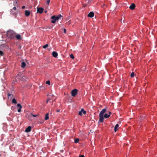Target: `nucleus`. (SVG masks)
<instances>
[{
  "mask_svg": "<svg viewBox=\"0 0 157 157\" xmlns=\"http://www.w3.org/2000/svg\"><path fill=\"white\" fill-rule=\"evenodd\" d=\"M15 12V10L13 11V12Z\"/></svg>",
  "mask_w": 157,
  "mask_h": 157,
  "instance_id": "37",
  "label": "nucleus"
},
{
  "mask_svg": "<svg viewBox=\"0 0 157 157\" xmlns=\"http://www.w3.org/2000/svg\"><path fill=\"white\" fill-rule=\"evenodd\" d=\"M16 33L13 31L10 30L7 32V36L11 39H14L15 37V34Z\"/></svg>",
  "mask_w": 157,
  "mask_h": 157,
  "instance_id": "2",
  "label": "nucleus"
},
{
  "mask_svg": "<svg viewBox=\"0 0 157 157\" xmlns=\"http://www.w3.org/2000/svg\"><path fill=\"white\" fill-rule=\"evenodd\" d=\"M78 92V90L77 89H74L72 90L71 92V95L73 97H75Z\"/></svg>",
  "mask_w": 157,
  "mask_h": 157,
  "instance_id": "4",
  "label": "nucleus"
},
{
  "mask_svg": "<svg viewBox=\"0 0 157 157\" xmlns=\"http://www.w3.org/2000/svg\"><path fill=\"white\" fill-rule=\"evenodd\" d=\"M52 55L54 57L56 58L57 56L58 55L57 52L54 51L52 52Z\"/></svg>",
  "mask_w": 157,
  "mask_h": 157,
  "instance_id": "14",
  "label": "nucleus"
},
{
  "mask_svg": "<svg viewBox=\"0 0 157 157\" xmlns=\"http://www.w3.org/2000/svg\"><path fill=\"white\" fill-rule=\"evenodd\" d=\"M48 44H46L45 45L43 46V48H46L48 47Z\"/></svg>",
  "mask_w": 157,
  "mask_h": 157,
  "instance_id": "20",
  "label": "nucleus"
},
{
  "mask_svg": "<svg viewBox=\"0 0 157 157\" xmlns=\"http://www.w3.org/2000/svg\"><path fill=\"white\" fill-rule=\"evenodd\" d=\"M79 140L78 139H76L75 140V142L76 143H78L79 141Z\"/></svg>",
  "mask_w": 157,
  "mask_h": 157,
  "instance_id": "21",
  "label": "nucleus"
},
{
  "mask_svg": "<svg viewBox=\"0 0 157 157\" xmlns=\"http://www.w3.org/2000/svg\"><path fill=\"white\" fill-rule=\"evenodd\" d=\"M32 114V116L33 117H37L38 116L37 115H36V114L34 115V114Z\"/></svg>",
  "mask_w": 157,
  "mask_h": 157,
  "instance_id": "29",
  "label": "nucleus"
},
{
  "mask_svg": "<svg viewBox=\"0 0 157 157\" xmlns=\"http://www.w3.org/2000/svg\"><path fill=\"white\" fill-rule=\"evenodd\" d=\"M12 102L13 103H14L15 104H17V101L16 100V99L13 98V99H12Z\"/></svg>",
  "mask_w": 157,
  "mask_h": 157,
  "instance_id": "18",
  "label": "nucleus"
},
{
  "mask_svg": "<svg viewBox=\"0 0 157 157\" xmlns=\"http://www.w3.org/2000/svg\"><path fill=\"white\" fill-rule=\"evenodd\" d=\"M8 96V98H9V97H12L13 96V95L12 94H10V93H8L7 94Z\"/></svg>",
  "mask_w": 157,
  "mask_h": 157,
  "instance_id": "22",
  "label": "nucleus"
},
{
  "mask_svg": "<svg viewBox=\"0 0 157 157\" xmlns=\"http://www.w3.org/2000/svg\"><path fill=\"white\" fill-rule=\"evenodd\" d=\"M106 109H103L99 113V115L104 116V113L106 112Z\"/></svg>",
  "mask_w": 157,
  "mask_h": 157,
  "instance_id": "8",
  "label": "nucleus"
},
{
  "mask_svg": "<svg viewBox=\"0 0 157 157\" xmlns=\"http://www.w3.org/2000/svg\"><path fill=\"white\" fill-rule=\"evenodd\" d=\"M70 57L72 59H74V57L72 54L70 55Z\"/></svg>",
  "mask_w": 157,
  "mask_h": 157,
  "instance_id": "27",
  "label": "nucleus"
},
{
  "mask_svg": "<svg viewBox=\"0 0 157 157\" xmlns=\"http://www.w3.org/2000/svg\"><path fill=\"white\" fill-rule=\"evenodd\" d=\"M119 125L118 124H117L114 127V131L116 132L118 129Z\"/></svg>",
  "mask_w": 157,
  "mask_h": 157,
  "instance_id": "15",
  "label": "nucleus"
},
{
  "mask_svg": "<svg viewBox=\"0 0 157 157\" xmlns=\"http://www.w3.org/2000/svg\"><path fill=\"white\" fill-rule=\"evenodd\" d=\"M82 110L81 109V111H79L78 113L79 115H80L81 116H82Z\"/></svg>",
  "mask_w": 157,
  "mask_h": 157,
  "instance_id": "28",
  "label": "nucleus"
},
{
  "mask_svg": "<svg viewBox=\"0 0 157 157\" xmlns=\"http://www.w3.org/2000/svg\"><path fill=\"white\" fill-rule=\"evenodd\" d=\"M30 14V11L29 10H25V15L27 17H29Z\"/></svg>",
  "mask_w": 157,
  "mask_h": 157,
  "instance_id": "7",
  "label": "nucleus"
},
{
  "mask_svg": "<svg viewBox=\"0 0 157 157\" xmlns=\"http://www.w3.org/2000/svg\"><path fill=\"white\" fill-rule=\"evenodd\" d=\"M44 10V9L42 8H37V13H43Z\"/></svg>",
  "mask_w": 157,
  "mask_h": 157,
  "instance_id": "6",
  "label": "nucleus"
},
{
  "mask_svg": "<svg viewBox=\"0 0 157 157\" xmlns=\"http://www.w3.org/2000/svg\"><path fill=\"white\" fill-rule=\"evenodd\" d=\"M134 75V73L133 72H132L130 75V76L131 77H133Z\"/></svg>",
  "mask_w": 157,
  "mask_h": 157,
  "instance_id": "24",
  "label": "nucleus"
},
{
  "mask_svg": "<svg viewBox=\"0 0 157 157\" xmlns=\"http://www.w3.org/2000/svg\"><path fill=\"white\" fill-rule=\"evenodd\" d=\"M17 106L19 108H22V107H21V104H18L17 105Z\"/></svg>",
  "mask_w": 157,
  "mask_h": 157,
  "instance_id": "23",
  "label": "nucleus"
},
{
  "mask_svg": "<svg viewBox=\"0 0 157 157\" xmlns=\"http://www.w3.org/2000/svg\"><path fill=\"white\" fill-rule=\"evenodd\" d=\"M31 130V127L30 126H28L25 130V132H30Z\"/></svg>",
  "mask_w": 157,
  "mask_h": 157,
  "instance_id": "11",
  "label": "nucleus"
},
{
  "mask_svg": "<svg viewBox=\"0 0 157 157\" xmlns=\"http://www.w3.org/2000/svg\"><path fill=\"white\" fill-rule=\"evenodd\" d=\"M25 8V6H23L22 7V9H24Z\"/></svg>",
  "mask_w": 157,
  "mask_h": 157,
  "instance_id": "34",
  "label": "nucleus"
},
{
  "mask_svg": "<svg viewBox=\"0 0 157 157\" xmlns=\"http://www.w3.org/2000/svg\"><path fill=\"white\" fill-rule=\"evenodd\" d=\"M136 5L135 4L133 3L130 6L129 8L131 10H133L135 9Z\"/></svg>",
  "mask_w": 157,
  "mask_h": 157,
  "instance_id": "10",
  "label": "nucleus"
},
{
  "mask_svg": "<svg viewBox=\"0 0 157 157\" xmlns=\"http://www.w3.org/2000/svg\"><path fill=\"white\" fill-rule=\"evenodd\" d=\"M79 157H84V156L83 155H80V156H79Z\"/></svg>",
  "mask_w": 157,
  "mask_h": 157,
  "instance_id": "35",
  "label": "nucleus"
},
{
  "mask_svg": "<svg viewBox=\"0 0 157 157\" xmlns=\"http://www.w3.org/2000/svg\"><path fill=\"white\" fill-rule=\"evenodd\" d=\"M21 108H19V109L18 110V112H21Z\"/></svg>",
  "mask_w": 157,
  "mask_h": 157,
  "instance_id": "32",
  "label": "nucleus"
},
{
  "mask_svg": "<svg viewBox=\"0 0 157 157\" xmlns=\"http://www.w3.org/2000/svg\"><path fill=\"white\" fill-rule=\"evenodd\" d=\"M81 110H82V113L84 114H86V111H85L83 109H82Z\"/></svg>",
  "mask_w": 157,
  "mask_h": 157,
  "instance_id": "19",
  "label": "nucleus"
},
{
  "mask_svg": "<svg viewBox=\"0 0 157 157\" xmlns=\"http://www.w3.org/2000/svg\"><path fill=\"white\" fill-rule=\"evenodd\" d=\"M49 114L48 113H47L45 115V116L44 118V119L45 120H47L49 119Z\"/></svg>",
  "mask_w": 157,
  "mask_h": 157,
  "instance_id": "16",
  "label": "nucleus"
},
{
  "mask_svg": "<svg viewBox=\"0 0 157 157\" xmlns=\"http://www.w3.org/2000/svg\"><path fill=\"white\" fill-rule=\"evenodd\" d=\"M49 100H50V99L49 98V99H48L46 101L47 103H48L49 101Z\"/></svg>",
  "mask_w": 157,
  "mask_h": 157,
  "instance_id": "33",
  "label": "nucleus"
},
{
  "mask_svg": "<svg viewBox=\"0 0 157 157\" xmlns=\"http://www.w3.org/2000/svg\"><path fill=\"white\" fill-rule=\"evenodd\" d=\"M111 114V112H109V114H108L107 113H105V114L104 115V117L105 118H108L110 116V115Z\"/></svg>",
  "mask_w": 157,
  "mask_h": 157,
  "instance_id": "13",
  "label": "nucleus"
},
{
  "mask_svg": "<svg viewBox=\"0 0 157 157\" xmlns=\"http://www.w3.org/2000/svg\"><path fill=\"white\" fill-rule=\"evenodd\" d=\"M18 10H17L16 7H14L11 10V13L14 15L15 17L17 16V15L18 12Z\"/></svg>",
  "mask_w": 157,
  "mask_h": 157,
  "instance_id": "3",
  "label": "nucleus"
},
{
  "mask_svg": "<svg viewBox=\"0 0 157 157\" xmlns=\"http://www.w3.org/2000/svg\"><path fill=\"white\" fill-rule=\"evenodd\" d=\"M15 37H16L17 39L18 40H21L22 39L21 35L19 34H17V35L15 34Z\"/></svg>",
  "mask_w": 157,
  "mask_h": 157,
  "instance_id": "12",
  "label": "nucleus"
},
{
  "mask_svg": "<svg viewBox=\"0 0 157 157\" xmlns=\"http://www.w3.org/2000/svg\"><path fill=\"white\" fill-rule=\"evenodd\" d=\"M94 16V13L93 12H90V13L88 14V16L90 17H92Z\"/></svg>",
  "mask_w": 157,
  "mask_h": 157,
  "instance_id": "9",
  "label": "nucleus"
},
{
  "mask_svg": "<svg viewBox=\"0 0 157 157\" xmlns=\"http://www.w3.org/2000/svg\"><path fill=\"white\" fill-rule=\"evenodd\" d=\"M99 122H102L104 120V116L101 115L99 114Z\"/></svg>",
  "mask_w": 157,
  "mask_h": 157,
  "instance_id": "5",
  "label": "nucleus"
},
{
  "mask_svg": "<svg viewBox=\"0 0 157 157\" xmlns=\"http://www.w3.org/2000/svg\"><path fill=\"white\" fill-rule=\"evenodd\" d=\"M63 31L65 33H66L67 32L66 29H63Z\"/></svg>",
  "mask_w": 157,
  "mask_h": 157,
  "instance_id": "31",
  "label": "nucleus"
},
{
  "mask_svg": "<svg viewBox=\"0 0 157 157\" xmlns=\"http://www.w3.org/2000/svg\"><path fill=\"white\" fill-rule=\"evenodd\" d=\"M50 0H48L47 1V4L48 5H49V3H50Z\"/></svg>",
  "mask_w": 157,
  "mask_h": 157,
  "instance_id": "30",
  "label": "nucleus"
},
{
  "mask_svg": "<svg viewBox=\"0 0 157 157\" xmlns=\"http://www.w3.org/2000/svg\"><path fill=\"white\" fill-rule=\"evenodd\" d=\"M59 111H60L59 110H57V112H59Z\"/></svg>",
  "mask_w": 157,
  "mask_h": 157,
  "instance_id": "36",
  "label": "nucleus"
},
{
  "mask_svg": "<svg viewBox=\"0 0 157 157\" xmlns=\"http://www.w3.org/2000/svg\"><path fill=\"white\" fill-rule=\"evenodd\" d=\"M26 64L24 62H22L21 63V67L22 68H24Z\"/></svg>",
  "mask_w": 157,
  "mask_h": 157,
  "instance_id": "17",
  "label": "nucleus"
},
{
  "mask_svg": "<svg viewBox=\"0 0 157 157\" xmlns=\"http://www.w3.org/2000/svg\"><path fill=\"white\" fill-rule=\"evenodd\" d=\"M4 55V53L2 51L0 50V55L2 56Z\"/></svg>",
  "mask_w": 157,
  "mask_h": 157,
  "instance_id": "26",
  "label": "nucleus"
},
{
  "mask_svg": "<svg viewBox=\"0 0 157 157\" xmlns=\"http://www.w3.org/2000/svg\"><path fill=\"white\" fill-rule=\"evenodd\" d=\"M51 18L53 20L51 21V22L52 23H54L56 21H58L59 19L62 20L63 17L61 14H59L56 16L53 15L51 17Z\"/></svg>",
  "mask_w": 157,
  "mask_h": 157,
  "instance_id": "1",
  "label": "nucleus"
},
{
  "mask_svg": "<svg viewBox=\"0 0 157 157\" xmlns=\"http://www.w3.org/2000/svg\"><path fill=\"white\" fill-rule=\"evenodd\" d=\"M46 84H48V85H50V81L48 80V81H47L46 82Z\"/></svg>",
  "mask_w": 157,
  "mask_h": 157,
  "instance_id": "25",
  "label": "nucleus"
}]
</instances>
